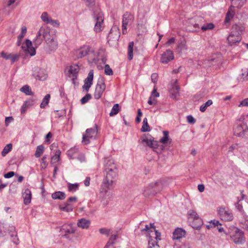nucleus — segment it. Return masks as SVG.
Instances as JSON below:
<instances>
[{"instance_id":"obj_1","label":"nucleus","mask_w":248,"mask_h":248,"mask_svg":"<svg viewBox=\"0 0 248 248\" xmlns=\"http://www.w3.org/2000/svg\"><path fill=\"white\" fill-rule=\"evenodd\" d=\"M106 177L103 179L101 186V192L107 193L113 185L114 179L118 173L117 169H111L105 170Z\"/></svg>"},{"instance_id":"obj_2","label":"nucleus","mask_w":248,"mask_h":248,"mask_svg":"<svg viewBox=\"0 0 248 248\" xmlns=\"http://www.w3.org/2000/svg\"><path fill=\"white\" fill-rule=\"evenodd\" d=\"M76 54L78 58H82L87 55H89V62L90 63H95L97 61V58L95 54L94 49L89 46H84L77 50Z\"/></svg>"},{"instance_id":"obj_3","label":"nucleus","mask_w":248,"mask_h":248,"mask_svg":"<svg viewBox=\"0 0 248 248\" xmlns=\"http://www.w3.org/2000/svg\"><path fill=\"white\" fill-rule=\"evenodd\" d=\"M163 188L161 182H156L151 183L144 187L143 195L146 198H150L154 196L158 192H160Z\"/></svg>"},{"instance_id":"obj_4","label":"nucleus","mask_w":248,"mask_h":248,"mask_svg":"<svg viewBox=\"0 0 248 248\" xmlns=\"http://www.w3.org/2000/svg\"><path fill=\"white\" fill-rule=\"evenodd\" d=\"M231 239L236 244H242L245 242L244 232L239 229L233 227L229 232Z\"/></svg>"},{"instance_id":"obj_5","label":"nucleus","mask_w":248,"mask_h":248,"mask_svg":"<svg viewBox=\"0 0 248 248\" xmlns=\"http://www.w3.org/2000/svg\"><path fill=\"white\" fill-rule=\"evenodd\" d=\"M97 134V125L95 124L93 127L86 129L85 134H83L82 142L84 145L89 144L90 143L91 140H94L96 139Z\"/></svg>"},{"instance_id":"obj_6","label":"nucleus","mask_w":248,"mask_h":248,"mask_svg":"<svg viewBox=\"0 0 248 248\" xmlns=\"http://www.w3.org/2000/svg\"><path fill=\"white\" fill-rule=\"evenodd\" d=\"M233 133L236 136L248 138V126L246 124H240L233 128Z\"/></svg>"},{"instance_id":"obj_7","label":"nucleus","mask_w":248,"mask_h":248,"mask_svg":"<svg viewBox=\"0 0 248 248\" xmlns=\"http://www.w3.org/2000/svg\"><path fill=\"white\" fill-rule=\"evenodd\" d=\"M105 79L103 78H100L97 81L93 96L95 99H99L102 95L106 89Z\"/></svg>"},{"instance_id":"obj_8","label":"nucleus","mask_w":248,"mask_h":248,"mask_svg":"<svg viewBox=\"0 0 248 248\" xmlns=\"http://www.w3.org/2000/svg\"><path fill=\"white\" fill-rule=\"evenodd\" d=\"M93 18L95 24L94 25V30L95 32H100L102 29V25L104 21L103 15L101 12L94 13Z\"/></svg>"},{"instance_id":"obj_9","label":"nucleus","mask_w":248,"mask_h":248,"mask_svg":"<svg viewBox=\"0 0 248 248\" xmlns=\"http://www.w3.org/2000/svg\"><path fill=\"white\" fill-rule=\"evenodd\" d=\"M218 214L220 219L223 221H232L233 218L232 212L225 208H219L218 210Z\"/></svg>"},{"instance_id":"obj_10","label":"nucleus","mask_w":248,"mask_h":248,"mask_svg":"<svg viewBox=\"0 0 248 248\" xmlns=\"http://www.w3.org/2000/svg\"><path fill=\"white\" fill-rule=\"evenodd\" d=\"M188 214L189 216V219L196 220L198 221V224L197 225H194L192 226V228L198 229H199L202 224V221L201 218L199 217L197 213L193 210H190L188 212Z\"/></svg>"},{"instance_id":"obj_11","label":"nucleus","mask_w":248,"mask_h":248,"mask_svg":"<svg viewBox=\"0 0 248 248\" xmlns=\"http://www.w3.org/2000/svg\"><path fill=\"white\" fill-rule=\"evenodd\" d=\"M25 46H21L23 51L26 53H29L31 56H33L35 55V49L32 46L31 41L29 39H26L25 41Z\"/></svg>"},{"instance_id":"obj_12","label":"nucleus","mask_w":248,"mask_h":248,"mask_svg":"<svg viewBox=\"0 0 248 248\" xmlns=\"http://www.w3.org/2000/svg\"><path fill=\"white\" fill-rule=\"evenodd\" d=\"M46 42L48 50L49 51H55L58 48V43L57 39L55 37H51L49 39H46Z\"/></svg>"},{"instance_id":"obj_13","label":"nucleus","mask_w":248,"mask_h":248,"mask_svg":"<svg viewBox=\"0 0 248 248\" xmlns=\"http://www.w3.org/2000/svg\"><path fill=\"white\" fill-rule=\"evenodd\" d=\"M174 59V55L172 51L167 49L162 55L160 61L162 63H167Z\"/></svg>"},{"instance_id":"obj_14","label":"nucleus","mask_w":248,"mask_h":248,"mask_svg":"<svg viewBox=\"0 0 248 248\" xmlns=\"http://www.w3.org/2000/svg\"><path fill=\"white\" fill-rule=\"evenodd\" d=\"M120 37V32L119 31V30L117 27H113L108 36V41L109 42L110 41H117L118 40Z\"/></svg>"},{"instance_id":"obj_15","label":"nucleus","mask_w":248,"mask_h":248,"mask_svg":"<svg viewBox=\"0 0 248 248\" xmlns=\"http://www.w3.org/2000/svg\"><path fill=\"white\" fill-rule=\"evenodd\" d=\"M79 67L78 65H71L68 69L69 77L72 78L73 83H75V79H77L79 71Z\"/></svg>"},{"instance_id":"obj_16","label":"nucleus","mask_w":248,"mask_h":248,"mask_svg":"<svg viewBox=\"0 0 248 248\" xmlns=\"http://www.w3.org/2000/svg\"><path fill=\"white\" fill-rule=\"evenodd\" d=\"M93 70H91L88 73L87 78L85 79L84 84L83 86V88L87 92L93 84Z\"/></svg>"},{"instance_id":"obj_17","label":"nucleus","mask_w":248,"mask_h":248,"mask_svg":"<svg viewBox=\"0 0 248 248\" xmlns=\"http://www.w3.org/2000/svg\"><path fill=\"white\" fill-rule=\"evenodd\" d=\"M204 19L203 17L200 16H195L190 20V24L196 29L201 28L204 22Z\"/></svg>"},{"instance_id":"obj_18","label":"nucleus","mask_w":248,"mask_h":248,"mask_svg":"<svg viewBox=\"0 0 248 248\" xmlns=\"http://www.w3.org/2000/svg\"><path fill=\"white\" fill-rule=\"evenodd\" d=\"M21 55V52L19 54H12V53H6L3 51L1 53V56L5 60H11L12 63L17 61L19 56Z\"/></svg>"},{"instance_id":"obj_19","label":"nucleus","mask_w":248,"mask_h":248,"mask_svg":"<svg viewBox=\"0 0 248 248\" xmlns=\"http://www.w3.org/2000/svg\"><path fill=\"white\" fill-rule=\"evenodd\" d=\"M62 231H64V234L62 235V237L67 239L71 240V238H70L69 235L70 234L75 233L76 230L71 225H68L63 226Z\"/></svg>"},{"instance_id":"obj_20","label":"nucleus","mask_w":248,"mask_h":248,"mask_svg":"<svg viewBox=\"0 0 248 248\" xmlns=\"http://www.w3.org/2000/svg\"><path fill=\"white\" fill-rule=\"evenodd\" d=\"M154 138L151 135H144L140 138V142L144 146H147L151 148V145L153 144V140Z\"/></svg>"},{"instance_id":"obj_21","label":"nucleus","mask_w":248,"mask_h":248,"mask_svg":"<svg viewBox=\"0 0 248 248\" xmlns=\"http://www.w3.org/2000/svg\"><path fill=\"white\" fill-rule=\"evenodd\" d=\"M179 91L180 88L178 85V81L175 80L172 85V88L170 91L171 98L176 99L177 95L179 94Z\"/></svg>"},{"instance_id":"obj_22","label":"nucleus","mask_w":248,"mask_h":248,"mask_svg":"<svg viewBox=\"0 0 248 248\" xmlns=\"http://www.w3.org/2000/svg\"><path fill=\"white\" fill-rule=\"evenodd\" d=\"M186 232L181 228H176L173 232L172 238L173 240H179L184 237Z\"/></svg>"},{"instance_id":"obj_23","label":"nucleus","mask_w":248,"mask_h":248,"mask_svg":"<svg viewBox=\"0 0 248 248\" xmlns=\"http://www.w3.org/2000/svg\"><path fill=\"white\" fill-rule=\"evenodd\" d=\"M227 40L230 45L232 46L237 43H239L241 40L240 35H234V34H230L227 38Z\"/></svg>"},{"instance_id":"obj_24","label":"nucleus","mask_w":248,"mask_h":248,"mask_svg":"<svg viewBox=\"0 0 248 248\" xmlns=\"http://www.w3.org/2000/svg\"><path fill=\"white\" fill-rule=\"evenodd\" d=\"M133 16L129 13H125L123 15L122 25L127 26L129 24H131L133 20Z\"/></svg>"},{"instance_id":"obj_25","label":"nucleus","mask_w":248,"mask_h":248,"mask_svg":"<svg viewBox=\"0 0 248 248\" xmlns=\"http://www.w3.org/2000/svg\"><path fill=\"white\" fill-rule=\"evenodd\" d=\"M105 171L111 169H117V166L112 159H107L105 163Z\"/></svg>"},{"instance_id":"obj_26","label":"nucleus","mask_w":248,"mask_h":248,"mask_svg":"<svg viewBox=\"0 0 248 248\" xmlns=\"http://www.w3.org/2000/svg\"><path fill=\"white\" fill-rule=\"evenodd\" d=\"M90 224L91 222L89 220L82 218L78 220L77 225L82 229H87L89 227Z\"/></svg>"},{"instance_id":"obj_27","label":"nucleus","mask_w":248,"mask_h":248,"mask_svg":"<svg viewBox=\"0 0 248 248\" xmlns=\"http://www.w3.org/2000/svg\"><path fill=\"white\" fill-rule=\"evenodd\" d=\"M23 198L25 204L27 205L31 202V190L27 188L25 190L24 192L23 193Z\"/></svg>"},{"instance_id":"obj_28","label":"nucleus","mask_w":248,"mask_h":248,"mask_svg":"<svg viewBox=\"0 0 248 248\" xmlns=\"http://www.w3.org/2000/svg\"><path fill=\"white\" fill-rule=\"evenodd\" d=\"M244 30V28L243 26L235 24L232 26L231 34L241 36V33Z\"/></svg>"},{"instance_id":"obj_29","label":"nucleus","mask_w":248,"mask_h":248,"mask_svg":"<svg viewBox=\"0 0 248 248\" xmlns=\"http://www.w3.org/2000/svg\"><path fill=\"white\" fill-rule=\"evenodd\" d=\"M38 34L39 36H41L42 37H43V38L45 39V41L46 40V39H49L50 37H51L47 30L46 29L43 27H42L40 29Z\"/></svg>"},{"instance_id":"obj_30","label":"nucleus","mask_w":248,"mask_h":248,"mask_svg":"<svg viewBox=\"0 0 248 248\" xmlns=\"http://www.w3.org/2000/svg\"><path fill=\"white\" fill-rule=\"evenodd\" d=\"M59 208L61 210L66 212H70L73 210V206L71 204L68 202H65L63 204L59 205Z\"/></svg>"},{"instance_id":"obj_31","label":"nucleus","mask_w":248,"mask_h":248,"mask_svg":"<svg viewBox=\"0 0 248 248\" xmlns=\"http://www.w3.org/2000/svg\"><path fill=\"white\" fill-rule=\"evenodd\" d=\"M52 198L54 200H64L66 198V195L63 192L57 191L51 195Z\"/></svg>"},{"instance_id":"obj_32","label":"nucleus","mask_w":248,"mask_h":248,"mask_svg":"<svg viewBox=\"0 0 248 248\" xmlns=\"http://www.w3.org/2000/svg\"><path fill=\"white\" fill-rule=\"evenodd\" d=\"M163 137L160 139V142L163 144H166L168 142H171L172 140L169 138V132L168 131H163Z\"/></svg>"},{"instance_id":"obj_33","label":"nucleus","mask_w":248,"mask_h":248,"mask_svg":"<svg viewBox=\"0 0 248 248\" xmlns=\"http://www.w3.org/2000/svg\"><path fill=\"white\" fill-rule=\"evenodd\" d=\"M134 42H130L128 46V59L131 60L133 58Z\"/></svg>"},{"instance_id":"obj_34","label":"nucleus","mask_w":248,"mask_h":248,"mask_svg":"<svg viewBox=\"0 0 248 248\" xmlns=\"http://www.w3.org/2000/svg\"><path fill=\"white\" fill-rule=\"evenodd\" d=\"M118 237L117 234H112L107 242V244L105 246L104 248H108L109 246H112L115 244V241Z\"/></svg>"},{"instance_id":"obj_35","label":"nucleus","mask_w":248,"mask_h":248,"mask_svg":"<svg viewBox=\"0 0 248 248\" xmlns=\"http://www.w3.org/2000/svg\"><path fill=\"white\" fill-rule=\"evenodd\" d=\"M20 91L27 95H32L33 94L31 87L28 85L23 86L20 88Z\"/></svg>"},{"instance_id":"obj_36","label":"nucleus","mask_w":248,"mask_h":248,"mask_svg":"<svg viewBox=\"0 0 248 248\" xmlns=\"http://www.w3.org/2000/svg\"><path fill=\"white\" fill-rule=\"evenodd\" d=\"M61 151L58 150L56 151L55 154L51 157V164H54L58 162L60 158Z\"/></svg>"},{"instance_id":"obj_37","label":"nucleus","mask_w":248,"mask_h":248,"mask_svg":"<svg viewBox=\"0 0 248 248\" xmlns=\"http://www.w3.org/2000/svg\"><path fill=\"white\" fill-rule=\"evenodd\" d=\"M151 130L150 127L148 124V120L147 118H144L143 121V125L141 128L142 132H149Z\"/></svg>"},{"instance_id":"obj_38","label":"nucleus","mask_w":248,"mask_h":248,"mask_svg":"<svg viewBox=\"0 0 248 248\" xmlns=\"http://www.w3.org/2000/svg\"><path fill=\"white\" fill-rule=\"evenodd\" d=\"M50 98V95L49 94H46L40 104V108H45L48 105Z\"/></svg>"},{"instance_id":"obj_39","label":"nucleus","mask_w":248,"mask_h":248,"mask_svg":"<svg viewBox=\"0 0 248 248\" xmlns=\"http://www.w3.org/2000/svg\"><path fill=\"white\" fill-rule=\"evenodd\" d=\"M44 151V146L43 145H40L36 148V150L35 153V156L36 158L39 157L43 153Z\"/></svg>"},{"instance_id":"obj_40","label":"nucleus","mask_w":248,"mask_h":248,"mask_svg":"<svg viewBox=\"0 0 248 248\" xmlns=\"http://www.w3.org/2000/svg\"><path fill=\"white\" fill-rule=\"evenodd\" d=\"M12 149V144H7L1 152V155L5 156Z\"/></svg>"},{"instance_id":"obj_41","label":"nucleus","mask_w":248,"mask_h":248,"mask_svg":"<svg viewBox=\"0 0 248 248\" xmlns=\"http://www.w3.org/2000/svg\"><path fill=\"white\" fill-rule=\"evenodd\" d=\"M119 111V105L115 104L113 105L110 112L109 113L110 116H113L117 114Z\"/></svg>"},{"instance_id":"obj_42","label":"nucleus","mask_w":248,"mask_h":248,"mask_svg":"<svg viewBox=\"0 0 248 248\" xmlns=\"http://www.w3.org/2000/svg\"><path fill=\"white\" fill-rule=\"evenodd\" d=\"M214 27H215V25L212 23H206V24L203 23V25L201 27V29L203 31H205L206 30H212Z\"/></svg>"},{"instance_id":"obj_43","label":"nucleus","mask_w":248,"mask_h":248,"mask_svg":"<svg viewBox=\"0 0 248 248\" xmlns=\"http://www.w3.org/2000/svg\"><path fill=\"white\" fill-rule=\"evenodd\" d=\"M43 39V37H42L41 36H39V34H37L36 38L33 40V44L36 47L41 44Z\"/></svg>"},{"instance_id":"obj_44","label":"nucleus","mask_w":248,"mask_h":248,"mask_svg":"<svg viewBox=\"0 0 248 248\" xmlns=\"http://www.w3.org/2000/svg\"><path fill=\"white\" fill-rule=\"evenodd\" d=\"M213 104V102L211 100H208L205 103L203 104L200 107V110L201 112H204L207 108L209 107Z\"/></svg>"},{"instance_id":"obj_45","label":"nucleus","mask_w":248,"mask_h":248,"mask_svg":"<svg viewBox=\"0 0 248 248\" xmlns=\"http://www.w3.org/2000/svg\"><path fill=\"white\" fill-rule=\"evenodd\" d=\"M232 3L239 8L242 7L246 2V0H231Z\"/></svg>"},{"instance_id":"obj_46","label":"nucleus","mask_w":248,"mask_h":248,"mask_svg":"<svg viewBox=\"0 0 248 248\" xmlns=\"http://www.w3.org/2000/svg\"><path fill=\"white\" fill-rule=\"evenodd\" d=\"M41 18L43 22L46 24H48L49 21L51 19V17H49L47 13L43 12L41 16Z\"/></svg>"},{"instance_id":"obj_47","label":"nucleus","mask_w":248,"mask_h":248,"mask_svg":"<svg viewBox=\"0 0 248 248\" xmlns=\"http://www.w3.org/2000/svg\"><path fill=\"white\" fill-rule=\"evenodd\" d=\"M155 245L159 247L156 240L153 239L151 236H149V239L148 240V248H153Z\"/></svg>"},{"instance_id":"obj_48","label":"nucleus","mask_w":248,"mask_h":248,"mask_svg":"<svg viewBox=\"0 0 248 248\" xmlns=\"http://www.w3.org/2000/svg\"><path fill=\"white\" fill-rule=\"evenodd\" d=\"M79 185L78 184H69L68 185V190L70 192H75L78 188Z\"/></svg>"},{"instance_id":"obj_49","label":"nucleus","mask_w":248,"mask_h":248,"mask_svg":"<svg viewBox=\"0 0 248 248\" xmlns=\"http://www.w3.org/2000/svg\"><path fill=\"white\" fill-rule=\"evenodd\" d=\"M37 100V98L31 97L24 102L30 107L33 106L36 103Z\"/></svg>"},{"instance_id":"obj_50","label":"nucleus","mask_w":248,"mask_h":248,"mask_svg":"<svg viewBox=\"0 0 248 248\" xmlns=\"http://www.w3.org/2000/svg\"><path fill=\"white\" fill-rule=\"evenodd\" d=\"M104 73L106 75L111 76L113 75V71L108 64H106L104 67Z\"/></svg>"},{"instance_id":"obj_51","label":"nucleus","mask_w":248,"mask_h":248,"mask_svg":"<svg viewBox=\"0 0 248 248\" xmlns=\"http://www.w3.org/2000/svg\"><path fill=\"white\" fill-rule=\"evenodd\" d=\"M244 219L243 221H242L241 224L244 229L248 230V216L246 215L245 216H243Z\"/></svg>"},{"instance_id":"obj_52","label":"nucleus","mask_w":248,"mask_h":248,"mask_svg":"<svg viewBox=\"0 0 248 248\" xmlns=\"http://www.w3.org/2000/svg\"><path fill=\"white\" fill-rule=\"evenodd\" d=\"M240 202V200H239L238 202L236 204V207L237 209V210L240 212L241 216H246V214L243 209L242 205L239 203Z\"/></svg>"},{"instance_id":"obj_53","label":"nucleus","mask_w":248,"mask_h":248,"mask_svg":"<svg viewBox=\"0 0 248 248\" xmlns=\"http://www.w3.org/2000/svg\"><path fill=\"white\" fill-rule=\"evenodd\" d=\"M10 236L13 238L12 242L16 245L19 244V239L17 238V234L16 232H15L14 233L10 234Z\"/></svg>"},{"instance_id":"obj_54","label":"nucleus","mask_w":248,"mask_h":248,"mask_svg":"<svg viewBox=\"0 0 248 248\" xmlns=\"http://www.w3.org/2000/svg\"><path fill=\"white\" fill-rule=\"evenodd\" d=\"M91 95L89 93L86 94L84 97H83L81 100L80 102L82 104H84L87 103L89 100L91 98Z\"/></svg>"},{"instance_id":"obj_55","label":"nucleus","mask_w":248,"mask_h":248,"mask_svg":"<svg viewBox=\"0 0 248 248\" xmlns=\"http://www.w3.org/2000/svg\"><path fill=\"white\" fill-rule=\"evenodd\" d=\"M47 156L46 155H45L41 159V164H42V168L46 169L48 165V163L47 162Z\"/></svg>"},{"instance_id":"obj_56","label":"nucleus","mask_w":248,"mask_h":248,"mask_svg":"<svg viewBox=\"0 0 248 248\" xmlns=\"http://www.w3.org/2000/svg\"><path fill=\"white\" fill-rule=\"evenodd\" d=\"M211 224H212V225L210 226L209 225H207V228L209 229L210 227H215L216 226H217L219 225H221V224L219 223V221L217 220H211L210 222Z\"/></svg>"},{"instance_id":"obj_57","label":"nucleus","mask_w":248,"mask_h":248,"mask_svg":"<svg viewBox=\"0 0 248 248\" xmlns=\"http://www.w3.org/2000/svg\"><path fill=\"white\" fill-rule=\"evenodd\" d=\"M110 229H108L105 228H101L99 230V232L100 233L104 234L108 236L110 233Z\"/></svg>"},{"instance_id":"obj_58","label":"nucleus","mask_w":248,"mask_h":248,"mask_svg":"<svg viewBox=\"0 0 248 248\" xmlns=\"http://www.w3.org/2000/svg\"><path fill=\"white\" fill-rule=\"evenodd\" d=\"M238 145L239 144L238 143H235L234 144H232V146H231L228 150L229 153H232L233 152L234 150H238Z\"/></svg>"},{"instance_id":"obj_59","label":"nucleus","mask_w":248,"mask_h":248,"mask_svg":"<svg viewBox=\"0 0 248 248\" xmlns=\"http://www.w3.org/2000/svg\"><path fill=\"white\" fill-rule=\"evenodd\" d=\"M78 151V149L76 148H71L70 150H69L67 151V155L70 157L71 158H72L73 156L74 155V153H76Z\"/></svg>"},{"instance_id":"obj_60","label":"nucleus","mask_w":248,"mask_h":248,"mask_svg":"<svg viewBox=\"0 0 248 248\" xmlns=\"http://www.w3.org/2000/svg\"><path fill=\"white\" fill-rule=\"evenodd\" d=\"M151 227L153 228V231L155 232V239L156 240L159 237H160L161 234L155 230L154 223H151Z\"/></svg>"},{"instance_id":"obj_61","label":"nucleus","mask_w":248,"mask_h":248,"mask_svg":"<svg viewBox=\"0 0 248 248\" xmlns=\"http://www.w3.org/2000/svg\"><path fill=\"white\" fill-rule=\"evenodd\" d=\"M186 118L188 123L190 124H194L196 122V120L191 115L187 116Z\"/></svg>"},{"instance_id":"obj_62","label":"nucleus","mask_w":248,"mask_h":248,"mask_svg":"<svg viewBox=\"0 0 248 248\" xmlns=\"http://www.w3.org/2000/svg\"><path fill=\"white\" fill-rule=\"evenodd\" d=\"M233 15L231 14L229 12H228L226 15L225 22L228 23L230 22V20L232 18Z\"/></svg>"},{"instance_id":"obj_63","label":"nucleus","mask_w":248,"mask_h":248,"mask_svg":"<svg viewBox=\"0 0 248 248\" xmlns=\"http://www.w3.org/2000/svg\"><path fill=\"white\" fill-rule=\"evenodd\" d=\"M49 23H50L52 26H53L54 27H59L60 25V23L58 20H53L52 18L49 21Z\"/></svg>"},{"instance_id":"obj_64","label":"nucleus","mask_w":248,"mask_h":248,"mask_svg":"<svg viewBox=\"0 0 248 248\" xmlns=\"http://www.w3.org/2000/svg\"><path fill=\"white\" fill-rule=\"evenodd\" d=\"M86 5L88 7H92L94 5L95 0H84Z\"/></svg>"}]
</instances>
